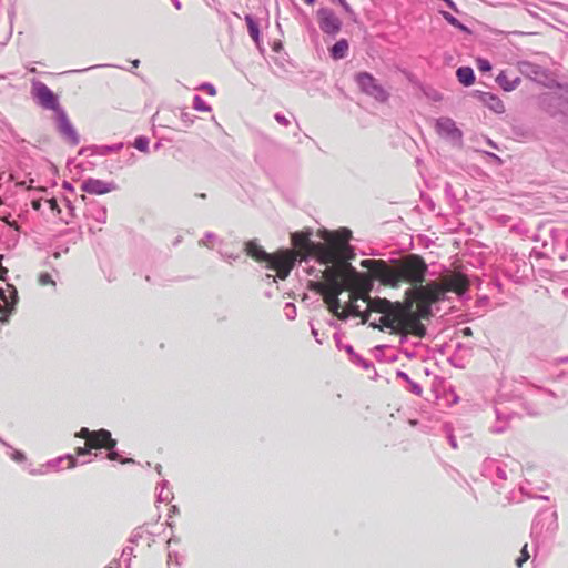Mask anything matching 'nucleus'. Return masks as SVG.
<instances>
[{"label":"nucleus","instance_id":"1","mask_svg":"<svg viewBox=\"0 0 568 568\" xmlns=\"http://www.w3.org/2000/svg\"><path fill=\"white\" fill-rule=\"evenodd\" d=\"M469 286L466 275L452 272L442 275L438 281L406 291L403 303L377 302L378 310L384 313L382 323L397 332L413 333L414 336L423 338L426 335V327L420 320L430 316V306L448 292L463 295Z\"/></svg>","mask_w":568,"mask_h":568},{"label":"nucleus","instance_id":"2","mask_svg":"<svg viewBox=\"0 0 568 568\" xmlns=\"http://www.w3.org/2000/svg\"><path fill=\"white\" fill-rule=\"evenodd\" d=\"M355 258L353 247L341 252L336 261H332L323 271V281L308 284V288L322 295L326 305L334 311L338 307V296L345 288H352L355 293L366 294L373 288L374 276L372 272L359 273L351 261Z\"/></svg>","mask_w":568,"mask_h":568},{"label":"nucleus","instance_id":"3","mask_svg":"<svg viewBox=\"0 0 568 568\" xmlns=\"http://www.w3.org/2000/svg\"><path fill=\"white\" fill-rule=\"evenodd\" d=\"M390 266L384 260H362L359 265L373 273L374 280L384 286L397 287L402 282L409 283L413 288L423 285L427 273L424 258L410 254L402 260H394Z\"/></svg>","mask_w":568,"mask_h":568},{"label":"nucleus","instance_id":"4","mask_svg":"<svg viewBox=\"0 0 568 568\" xmlns=\"http://www.w3.org/2000/svg\"><path fill=\"white\" fill-rule=\"evenodd\" d=\"M345 291L349 292V304L346 307H342L338 302V307L336 310H332L329 305H326L328 311L341 320H346L348 316L361 317L363 323H369L372 327H377L379 329H389L392 334H398L403 336L413 335V333H403L393 329L390 326L384 325L382 316L384 313L378 310L377 302H387L392 303L386 298H375L372 300L369 297V292L366 294L355 293L352 288H345Z\"/></svg>","mask_w":568,"mask_h":568},{"label":"nucleus","instance_id":"5","mask_svg":"<svg viewBox=\"0 0 568 568\" xmlns=\"http://www.w3.org/2000/svg\"><path fill=\"white\" fill-rule=\"evenodd\" d=\"M352 232L347 229H341L325 236L326 243H321L318 250V262L328 265L332 261H336L341 252L348 251V242Z\"/></svg>","mask_w":568,"mask_h":568},{"label":"nucleus","instance_id":"6","mask_svg":"<svg viewBox=\"0 0 568 568\" xmlns=\"http://www.w3.org/2000/svg\"><path fill=\"white\" fill-rule=\"evenodd\" d=\"M75 436L85 439L84 447H78L75 450L78 456L85 455L91 449H113L116 445V440L112 438L111 433L103 428L99 430H90L82 427Z\"/></svg>","mask_w":568,"mask_h":568},{"label":"nucleus","instance_id":"7","mask_svg":"<svg viewBox=\"0 0 568 568\" xmlns=\"http://www.w3.org/2000/svg\"><path fill=\"white\" fill-rule=\"evenodd\" d=\"M297 260V253L292 250H281L270 255L267 267L274 270L281 280H285L291 273Z\"/></svg>","mask_w":568,"mask_h":568},{"label":"nucleus","instance_id":"8","mask_svg":"<svg viewBox=\"0 0 568 568\" xmlns=\"http://www.w3.org/2000/svg\"><path fill=\"white\" fill-rule=\"evenodd\" d=\"M291 242L294 246V252L297 253V258L305 260L308 256H315L318 261V245L311 240L310 232H295L291 235Z\"/></svg>","mask_w":568,"mask_h":568},{"label":"nucleus","instance_id":"9","mask_svg":"<svg viewBox=\"0 0 568 568\" xmlns=\"http://www.w3.org/2000/svg\"><path fill=\"white\" fill-rule=\"evenodd\" d=\"M362 92L373 97L379 102H385L388 99L387 91L378 83V81L368 72H359L355 77Z\"/></svg>","mask_w":568,"mask_h":568},{"label":"nucleus","instance_id":"10","mask_svg":"<svg viewBox=\"0 0 568 568\" xmlns=\"http://www.w3.org/2000/svg\"><path fill=\"white\" fill-rule=\"evenodd\" d=\"M317 19L320 28L323 32L328 34H336L341 30V20L336 14L327 8H321L317 10Z\"/></svg>","mask_w":568,"mask_h":568},{"label":"nucleus","instance_id":"11","mask_svg":"<svg viewBox=\"0 0 568 568\" xmlns=\"http://www.w3.org/2000/svg\"><path fill=\"white\" fill-rule=\"evenodd\" d=\"M57 128L59 133L65 139L67 142L71 144H78V133L68 119L65 112L62 110L57 113Z\"/></svg>","mask_w":568,"mask_h":568},{"label":"nucleus","instance_id":"12","mask_svg":"<svg viewBox=\"0 0 568 568\" xmlns=\"http://www.w3.org/2000/svg\"><path fill=\"white\" fill-rule=\"evenodd\" d=\"M34 95L43 108L54 110L57 112L61 111L57 95L45 84L40 83L37 85L34 89Z\"/></svg>","mask_w":568,"mask_h":568},{"label":"nucleus","instance_id":"13","mask_svg":"<svg viewBox=\"0 0 568 568\" xmlns=\"http://www.w3.org/2000/svg\"><path fill=\"white\" fill-rule=\"evenodd\" d=\"M81 190L90 194L103 195L109 193L112 187L109 183L102 180L89 179L82 183Z\"/></svg>","mask_w":568,"mask_h":568},{"label":"nucleus","instance_id":"14","mask_svg":"<svg viewBox=\"0 0 568 568\" xmlns=\"http://www.w3.org/2000/svg\"><path fill=\"white\" fill-rule=\"evenodd\" d=\"M245 251L248 256H251L257 262L267 263L271 255L270 253L265 252L262 246H260L257 243L253 241L246 243Z\"/></svg>","mask_w":568,"mask_h":568},{"label":"nucleus","instance_id":"15","mask_svg":"<svg viewBox=\"0 0 568 568\" xmlns=\"http://www.w3.org/2000/svg\"><path fill=\"white\" fill-rule=\"evenodd\" d=\"M480 100L485 106H487L495 113H503L505 111L504 102L498 97L491 93H483Z\"/></svg>","mask_w":568,"mask_h":568},{"label":"nucleus","instance_id":"16","mask_svg":"<svg viewBox=\"0 0 568 568\" xmlns=\"http://www.w3.org/2000/svg\"><path fill=\"white\" fill-rule=\"evenodd\" d=\"M437 129L439 133L447 136H460V131L455 126V123L450 119H440L437 122Z\"/></svg>","mask_w":568,"mask_h":568},{"label":"nucleus","instance_id":"17","mask_svg":"<svg viewBox=\"0 0 568 568\" xmlns=\"http://www.w3.org/2000/svg\"><path fill=\"white\" fill-rule=\"evenodd\" d=\"M348 52V42L345 39L338 40L332 48H331V55L335 60H339L346 57Z\"/></svg>","mask_w":568,"mask_h":568},{"label":"nucleus","instance_id":"18","mask_svg":"<svg viewBox=\"0 0 568 568\" xmlns=\"http://www.w3.org/2000/svg\"><path fill=\"white\" fill-rule=\"evenodd\" d=\"M456 75L458 81L464 85H471L475 81L474 71L469 67H462L457 69Z\"/></svg>","mask_w":568,"mask_h":568},{"label":"nucleus","instance_id":"19","mask_svg":"<svg viewBox=\"0 0 568 568\" xmlns=\"http://www.w3.org/2000/svg\"><path fill=\"white\" fill-rule=\"evenodd\" d=\"M245 22L247 26L248 34L253 39L254 42L260 41V29L255 20L251 16L245 17Z\"/></svg>","mask_w":568,"mask_h":568},{"label":"nucleus","instance_id":"20","mask_svg":"<svg viewBox=\"0 0 568 568\" xmlns=\"http://www.w3.org/2000/svg\"><path fill=\"white\" fill-rule=\"evenodd\" d=\"M518 81L519 79H516L514 81H509L507 79V75L505 72H501L498 77H497V82L498 84L505 90V91H513L517 84H518Z\"/></svg>","mask_w":568,"mask_h":568},{"label":"nucleus","instance_id":"21","mask_svg":"<svg viewBox=\"0 0 568 568\" xmlns=\"http://www.w3.org/2000/svg\"><path fill=\"white\" fill-rule=\"evenodd\" d=\"M192 106L200 112H210L211 106L199 95H195L192 101Z\"/></svg>","mask_w":568,"mask_h":568},{"label":"nucleus","instance_id":"22","mask_svg":"<svg viewBox=\"0 0 568 568\" xmlns=\"http://www.w3.org/2000/svg\"><path fill=\"white\" fill-rule=\"evenodd\" d=\"M444 19L452 24L455 28H458L463 31H468L467 27H465L458 19H456L454 16H452L449 12L443 11L442 12Z\"/></svg>","mask_w":568,"mask_h":568},{"label":"nucleus","instance_id":"23","mask_svg":"<svg viewBox=\"0 0 568 568\" xmlns=\"http://www.w3.org/2000/svg\"><path fill=\"white\" fill-rule=\"evenodd\" d=\"M149 144L150 140L146 136H138L134 140V148L144 153L149 152Z\"/></svg>","mask_w":568,"mask_h":568},{"label":"nucleus","instance_id":"24","mask_svg":"<svg viewBox=\"0 0 568 568\" xmlns=\"http://www.w3.org/2000/svg\"><path fill=\"white\" fill-rule=\"evenodd\" d=\"M529 559V552L527 550V544L520 550V556L516 559V566L518 568L523 567V565Z\"/></svg>","mask_w":568,"mask_h":568},{"label":"nucleus","instance_id":"25","mask_svg":"<svg viewBox=\"0 0 568 568\" xmlns=\"http://www.w3.org/2000/svg\"><path fill=\"white\" fill-rule=\"evenodd\" d=\"M39 283L41 285H55V282L53 281L52 276L49 273H41L39 275Z\"/></svg>","mask_w":568,"mask_h":568},{"label":"nucleus","instance_id":"26","mask_svg":"<svg viewBox=\"0 0 568 568\" xmlns=\"http://www.w3.org/2000/svg\"><path fill=\"white\" fill-rule=\"evenodd\" d=\"M477 68L481 71V72H487V71H490L491 70V65L489 63L488 60L486 59H478L477 60Z\"/></svg>","mask_w":568,"mask_h":568},{"label":"nucleus","instance_id":"27","mask_svg":"<svg viewBox=\"0 0 568 568\" xmlns=\"http://www.w3.org/2000/svg\"><path fill=\"white\" fill-rule=\"evenodd\" d=\"M7 273H8V270L6 267H3V266H0V280H3L4 275ZM0 297L6 302V304H8V300H7L6 295L2 292V288H0Z\"/></svg>","mask_w":568,"mask_h":568},{"label":"nucleus","instance_id":"28","mask_svg":"<svg viewBox=\"0 0 568 568\" xmlns=\"http://www.w3.org/2000/svg\"><path fill=\"white\" fill-rule=\"evenodd\" d=\"M110 450L111 452L108 454V458L110 460H120L121 463H126V462L131 460V459H129V460L121 459L120 455L116 452H113L112 449H110Z\"/></svg>","mask_w":568,"mask_h":568},{"label":"nucleus","instance_id":"29","mask_svg":"<svg viewBox=\"0 0 568 568\" xmlns=\"http://www.w3.org/2000/svg\"><path fill=\"white\" fill-rule=\"evenodd\" d=\"M201 90L205 91L210 95H215L216 94V90H215V88L212 84H203L201 87Z\"/></svg>","mask_w":568,"mask_h":568},{"label":"nucleus","instance_id":"30","mask_svg":"<svg viewBox=\"0 0 568 568\" xmlns=\"http://www.w3.org/2000/svg\"><path fill=\"white\" fill-rule=\"evenodd\" d=\"M275 120L283 125H288V120L284 115L276 114Z\"/></svg>","mask_w":568,"mask_h":568},{"label":"nucleus","instance_id":"31","mask_svg":"<svg viewBox=\"0 0 568 568\" xmlns=\"http://www.w3.org/2000/svg\"><path fill=\"white\" fill-rule=\"evenodd\" d=\"M47 203L49 204V206L52 211H54V210L60 211L55 199H50L47 201Z\"/></svg>","mask_w":568,"mask_h":568},{"label":"nucleus","instance_id":"32","mask_svg":"<svg viewBox=\"0 0 568 568\" xmlns=\"http://www.w3.org/2000/svg\"><path fill=\"white\" fill-rule=\"evenodd\" d=\"M339 3L346 12H352L351 6L346 2V0H339Z\"/></svg>","mask_w":568,"mask_h":568},{"label":"nucleus","instance_id":"33","mask_svg":"<svg viewBox=\"0 0 568 568\" xmlns=\"http://www.w3.org/2000/svg\"><path fill=\"white\" fill-rule=\"evenodd\" d=\"M473 332H471V328L470 327H465L463 329V335L464 336H471Z\"/></svg>","mask_w":568,"mask_h":568},{"label":"nucleus","instance_id":"34","mask_svg":"<svg viewBox=\"0 0 568 568\" xmlns=\"http://www.w3.org/2000/svg\"><path fill=\"white\" fill-rule=\"evenodd\" d=\"M4 313H6V311L2 306V304L0 303V321H2L4 318Z\"/></svg>","mask_w":568,"mask_h":568},{"label":"nucleus","instance_id":"35","mask_svg":"<svg viewBox=\"0 0 568 568\" xmlns=\"http://www.w3.org/2000/svg\"><path fill=\"white\" fill-rule=\"evenodd\" d=\"M139 63H140V61H139V60H135V61H133V62H132V64H133V67H134V68H138V67H139Z\"/></svg>","mask_w":568,"mask_h":568},{"label":"nucleus","instance_id":"36","mask_svg":"<svg viewBox=\"0 0 568 568\" xmlns=\"http://www.w3.org/2000/svg\"><path fill=\"white\" fill-rule=\"evenodd\" d=\"M305 3L307 4H313L315 2V0H303Z\"/></svg>","mask_w":568,"mask_h":568}]
</instances>
